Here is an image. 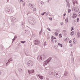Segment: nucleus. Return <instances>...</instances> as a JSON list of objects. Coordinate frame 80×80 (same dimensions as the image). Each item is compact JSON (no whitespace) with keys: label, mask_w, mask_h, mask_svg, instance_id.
<instances>
[{"label":"nucleus","mask_w":80,"mask_h":80,"mask_svg":"<svg viewBox=\"0 0 80 80\" xmlns=\"http://www.w3.org/2000/svg\"><path fill=\"white\" fill-rule=\"evenodd\" d=\"M47 58V56L43 54L41 56H38V61H41V60H44Z\"/></svg>","instance_id":"obj_1"},{"label":"nucleus","mask_w":80,"mask_h":80,"mask_svg":"<svg viewBox=\"0 0 80 80\" xmlns=\"http://www.w3.org/2000/svg\"><path fill=\"white\" fill-rule=\"evenodd\" d=\"M51 60H52V58H49L47 60L44 62H43V65L44 66H45V65H47V64H48V63L50 62V61Z\"/></svg>","instance_id":"obj_2"},{"label":"nucleus","mask_w":80,"mask_h":80,"mask_svg":"<svg viewBox=\"0 0 80 80\" xmlns=\"http://www.w3.org/2000/svg\"><path fill=\"white\" fill-rule=\"evenodd\" d=\"M54 76L55 77L58 78L60 77V74L59 72L57 71L54 73Z\"/></svg>","instance_id":"obj_3"},{"label":"nucleus","mask_w":80,"mask_h":80,"mask_svg":"<svg viewBox=\"0 0 80 80\" xmlns=\"http://www.w3.org/2000/svg\"><path fill=\"white\" fill-rule=\"evenodd\" d=\"M33 63L32 61L29 60L28 62V66L32 67V66H33Z\"/></svg>","instance_id":"obj_4"},{"label":"nucleus","mask_w":80,"mask_h":80,"mask_svg":"<svg viewBox=\"0 0 80 80\" xmlns=\"http://www.w3.org/2000/svg\"><path fill=\"white\" fill-rule=\"evenodd\" d=\"M29 23L31 25H35L36 22H35V21L34 19L33 20L31 21H29Z\"/></svg>","instance_id":"obj_5"},{"label":"nucleus","mask_w":80,"mask_h":80,"mask_svg":"<svg viewBox=\"0 0 80 80\" xmlns=\"http://www.w3.org/2000/svg\"><path fill=\"white\" fill-rule=\"evenodd\" d=\"M34 43L35 45H39L40 43V41L38 40H36L34 42Z\"/></svg>","instance_id":"obj_6"},{"label":"nucleus","mask_w":80,"mask_h":80,"mask_svg":"<svg viewBox=\"0 0 80 80\" xmlns=\"http://www.w3.org/2000/svg\"><path fill=\"white\" fill-rule=\"evenodd\" d=\"M6 11H7L8 12H9V13H12V9L10 8H7L6 9Z\"/></svg>","instance_id":"obj_7"},{"label":"nucleus","mask_w":80,"mask_h":80,"mask_svg":"<svg viewBox=\"0 0 80 80\" xmlns=\"http://www.w3.org/2000/svg\"><path fill=\"white\" fill-rule=\"evenodd\" d=\"M72 10L73 12H78V8L73 7L72 8Z\"/></svg>","instance_id":"obj_8"},{"label":"nucleus","mask_w":80,"mask_h":80,"mask_svg":"<svg viewBox=\"0 0 80 80\" xmlns=\"http://www.w3.org/2000/svg\"><path fill=\"white\" fill-rule=\"evenodd\" d=\"M28 72L29 73V74L30 75V74H32V73H34V70H28Z\"/></svg>","instance_id":"obj_9"},{"label":"nucleus","mask_w":80,"mask_h":80,"mask_svg":"<svg viewBox=\"0 0 80 80\" xmlns=\"http://www.w3.org/2000/svg\"><path fill=\"white\" fill-rule=\"evenodd\" d=\"M11 22H15V18L13 17H11Z\"/></svg>","instance_id":"obj_10"},{"label":"nucleus","mask_w":80,"mask_h":80,"mask_svg":"<svg viewBox=\"0 0 80 80\" xmlns=\"http://www.w3.org/2000/svg\"><path fill=\"white\" fill-rule=\"evenodd\" d=\"M72 2L74 5H75V3L78 4V2H77V1L76 0H73Z\"/></svg>","instance_id":"obj_11"},{"label":"nucleus","mask_w":80,"mask_h":80,"mask_svg":"<svg viewBox=\"0 0 80 80\" xmlns=\"http://www.w3.org/2000/svg\"><path fill=\"white\" fill-rule=\"evenodd\" d=\"M28 22H29V21H31L32 20H33L34 18L32 17H30L28 18Z\"/></svg>","instance_id":"obj_12"},{"label":"nucleus","mask_w":80,"mask_h":80,"mask_svg":"<svg viewBox=\"0 0 80 80\" xmlns=\"http://www.w3.org/2000/svg\"><path fill=\"white\" fill-rule=\"evenodd\" d=\"M67 5L68 7H70V3H68L69 2V0H66Z\"/></svg>","instance_id":"obj_13"},{"label":"nucleus","mask_w":80,"mask_h":80,"mask_svg":"<svg viewBox=\"0 0 80 80\" xmlns=\"http://www.w3.org/2000/svg\"><path fill=\"white\" fill-rule=\"evenodd\" d=\"M38 77H39V78H40V79H41V80H43V76H42L41 75H38Z\"/></svg>","instance_id":"obj_14"},{"label":"nucleus","mask_w":80,"mask_h":80,"mask_svg":"<svg viewBox=\"0 0 80 80\" xmlns=\"http://www.w3.org/2000/svg\"><path fill=\"white\" fill-rule=\"evenodd\" d=\"M62 33L63 35H65V36H66L67 34H66V33H67V32L66 31L64 30L62 31Z\"/></svg>","instance_id":"obj_15"},{"label":"nucleus","mask_w":80,"mask_h":80,"mask_svg":"<svg viewBox=\"0 0 80 80\" xmlns=\"http://www.w3.org/2000/svg\"><path fill=\"white\" fill-rule=\"evenodd\" d=\"M12 60H11V58L9 59L8 60V61L6 63V66H7V65L8 63V64H9L10 63V62H11V61H12Z\"/></svg>","instance_id":"obj_16"},{"label":"nucleus","mask_w":80,"mask_h":80,"mask_svg":"<svg viewBox=\"0 0 80 80\" xmlns=\"http://www.w3.org/2000/svg\"><path fill=\"white\" fill-rule=\"evenodd\" d=\"M77 17V14H73L72 15V18H75Z\"/></svg>","instance_id":"obj_17"},{"label":"nucleus","mask_w":80,"mask_h":80,"mask_svg":"<svg viewBox=\"0 0 80 80\" xmlns=\"http://www.w3.org/2000/svg\"><path fill=\"white\" fill-rule=\"evenodd\" d=\"M64 75H65V76H68V73L67 72H65L64 74Z\"/></svg>","instance_id":"obj_18"},{"label":"nucleus","mask_w":80,"mask_h":80,"mask_svg":"<svg viewBox=\"0 0 80 80\" xmlns=\"http://www.w3.org/2000/svg\"><path fill=\"white\" fill-rule=\"evenodd\" d=\"M18 71L19 72H23V69L21 68H19Z\"/></svg>","instance_id":"obj_19"},{"label":"nucleus","mask_w":80,"mask_h":80,"mask_svg":"<svg viewBox=\"0 0 80 80\" xmlns=\"http://www.w3.org/2000/svg\"><path fill=\"white\" fill-rule=\"evenodd\" d=\"M24 24H25V22H22V23H21L22 26L23 28H24V27H25L24 26L23 27V26H24Z\"/></svg>","instance_id":"obj_20"},{"label":"nucleus","mask_w":80,"mask_h":80,"mask_svg":"<svg viewBox=\"0 0 80 80\" xmlns=\"http://www.w3.org/2000/svg\"><path fill=\"white\" fill-rule=\"evenodd\" d=\"M69 17H67L66 19L65 20V22H66V23H67V22H68V19Z\"/></svg>","instance_id":"obj_21"},{"label":"nucleus","mask_w":80,"mask_h":80,"mask_svg":"<svg viewBox=\"0 0 80 80\" xmlns=\"http://www.w3.org/2000/svg\"><path fill=\"white\" fill-rule=\"evenodd\" d=\"M29 7L33 8V4H32L31 3H29Z\"/></svg>","instance_id":"obj_22"},{"label":"nucleus","mask_w":80,"mask_h":80,"mask_svg":"<svg viewBox=\"0 0 80 80\" xmlns=\"http://www.w3.org/2000/svg\"><path fill=\"white\" fill-rule=\"evenodd\" d=\"M58 46H59V47H63V46H62V44H60V43H58Z\"/></svg>","instance_id":"obj_23"},{"label":"nucleus","mask_w":80,"mask_h":80,"mask_svg":"<svg viewBox=\"0 0 80 80\" xmlns=\"http://www.w3.org/2000/svg\"><path fill=\"white\" fill-rule=\"evenodd\" d=\"M56 39V38L53 37V36H52L51 38V41H52V40H53V39Z\"/></svg>","instance_id":"obj_24"},{"label":"nucleus","mask_w":80,"mask_h":80,"mask_svg":"<svg viewBox=\"0 0 80 80\" xmlns=\"http://www.w3.org/2000/svg\"><path fill=\"white\" fill-rule=\"evenodd\" d=\"M77 33L78 36V38H79V37H80V33L78 32Z\"/></svg>","instance_id":"obj_25"},{"label":"nucleus","mask_w":80,"mask_h":80,"mask_svg":"<svg viewBox=\"0 0 80 80\" xmlns=\"http://www.w3.org/2000/svg\"><path fill=\"white\" fill-rule=\"evenodd\" d=\"M54 73V72H50V73H49V75H53Z\"/></svg>","instance_id":"obj_26"},{"label":"nucleus","mask_w":80,"mask_h":80,"mask_svg":"<svg viewBox=\"0 0 80 80\" xmlns=\"http://www.w3.org/2000/svg\"><path fill=\"white\" fill-rule=\"evenodd\" d=\"M36 8H34L33 9V12L34 13H36Z\"/></svg>","instance_id":"obj_27"},{"label":"nucleus","mask_w":80,"mask_h":80,"mask_svg":"<svg viewBox=\"0 0 80 80\" xmlns=\"http://www.w3.org/2000/svg\"><path fill=\"white\" fill-rule=\"evenodd\" d=\"M36 79V78H35V77H32V78L31 80H35Z\"/></svg>","instance_id":"obj_28"},{"label":"nucleus","mask_w":80,"mask_h":80,"mask_svg":"<svg viewBox=\"0 0 80 80\" xmlns=\"http://www.w3.org/2000/svg\"><path fill=\"white\" fill-rule=\"evenodd\" d=\"M35 37V35L34 34H32V38H34Z\"/></svg>","instance_id":"obj_29"},{"label":"nucleus","mask_w":80,"mask_h":80,"mask_svg":"<svg viewBox=\"0 0 80 80\" xmlns=\"http://www.w3.org/2000/svg\"><path fill=\"white\" fill-rule=\"evenodd\" d=\"M73 43L74 45H75V44H76V41H75V40L74 39L73 40Z\"/></svg>","instance_id":"obj_30"},{"label":"nucleus","mask_w":80,"mask_h":80,"mask_svg":"<svg viewBox=\"0 0 80 80\" xmlns=\"http://www.w3.org/2000/svg\"><path fill=\"white\" fill-rule=\"evenodd\" d=\"M73 34H74V32L72 31L71 32V35L72 36V35H73Z\"/></svg>","instance_id":"obj_31"},{"label":"nucleus","mask_w":80,"mask_h":80,"mask_svg":"<svg viewBox=\"0 0 80 80\" xmlns=\"http://www.w3.org/2000/svg\"><path fill=\"white\" fill-rule=\"evenodd\" d=\"M59 38H62V35L60 34L59 35Z\"/></svg>","instance_id":"obj_32"},{"label":"nucleus","mask_w":80,"mask_h":80,"mask_svg":"<svg viewBox=\"0 0 80 80\" xmlns=\"http://www.w3.org/2000/svg\"><path fill=\"white\" fill-rule=\"evenodd\" d=\"M45 13H46V12H44L43 13H42L41 15H42L43 16L44 15H45Z\"/></svg>","instance_id":"obj_33"},{"label":"nucleus","mask_w":80,"mask_h":80,"mask_svg":"<svg viewBox=\"0 0 80 80\" xmlns=\"http://www.w3.org/2000/svg\"><path fill=\"white\" fill-rule=\"evenodd\" d=\"M44 46H46V45H47V42H44Z\"/></svg>","instance_id":"obj_34"},{"label":"nucleus","mask_w":80,"mask_h":80,"mask_svg":"<svg viewBox=\"0 0 80 80\" xmlns=\"http://www.w3.org/2000/svg\"><path fill=\"white\" fill-rule=\"evenodd\" d=\"M16 39L15 38H14L12 39V43H13V41H15V39Z\"/></svg>","instance_id":"obj_35"},{"label":"nucleus","mask_w":80,"mask_h":80,"mask_svg":"<svg viewBox=\"0 0 80 80\" xmlns=\"http://www.w3.org/2000/svg\"><path fill=\"white\" fill-rule=\"evenodd\" d=\"M39 34L40 35H42V29H41V32H39Z\"/></svg>","instance_id":"obj_36"},{"label":"nucleus","mask_w":80,"mask_h":80,"mask_svg":"<svg viewBox=\"0 0 80 80\" xmlns=\"http://www.w3.org/2000/svg\"><path fill=\"white\" fill-rule=\"evenodd\" d=\"M70 12H71V10L68 9V13H70Z\"/></svg>","instance_id":"obj_37"},{"label":"nucleus","mask_w":80,"mask_h":80,"mask_svg":"<svg viewBox=\"0 0 80 80\" xmlns=\"http://www.w3.org/2000/svg\"><path fill=\"white\" fill-rule=\"evenodd\" d=\"M21 42L22 43H24L25 42V41H21Z\"/></svg>","instance_id":"obj_38"},{"label":"nucleus","mask_w":80,"mask_h":80,"mask_svg":"<svg viewBox=\"0 0 80 80\" xmlns=\"http://www.w3.org/2000/svg\"><path fill=\"white\" fill-rule=\"evenodd\" d=\"M48 30H49V31H50V32L51 31V30L49 28H48Z\"/></svg>","instance_id":"obj_39"},{"label":"nucleus","mask_w":80,"mask_h":80,"mask_svg":"<svg viewBox=\"0 0 80 80\" xmlns=\"http://www.w3.org/2000/svg\"><path fill=\"white\" fill-rule=\"evenodd\" d=\"M66 40H67V41H68V38H67L66 39Z\"/></svg>","instance_id":"obj_40"},{"label":"nucleus","mask_w":80,"mask_h":80,"mask_svg":"<svg viewBox=\"0 0 80 80\" xmlns=\"http://www.w3.org/2000/svg\"><path fill=\"white\" fill-rule=\"evenodd\" d=\"M30 12H28L27 13V15H28V14H30Z\"/></svg>","instance_id":"obj_41"},{"label":"nucleus","mask_w":80,"mask_h":80,"mask_svg":"<svg viewBox=\"0 0 80 80\" xmlns=\"http://www.w3.org/2000/svg\"><path fill=\"white\" fill-rule=\"evenodd\" d=\"M78 16H80V12H79L78 14Z\"/></svg>","instance_id":"obj_42"},{"label":"nucleus","mask_w":80,"mask_h":80,"mask_svg":"<svg viewBox=\"0 0 80 80\" xmlns=\"http://www.w3.org/2000/svg\"><path fill=\"white\" fill-rule=\"evenodd\" d=\"M41 3L42 4V5H43V2H41Z\"/></svg>","instance_id":"obj_43"},{"label":"nucleus","mask_w":80,"mask_h":80,"mask_svg":"<svg viewBox=\"0 0 80 80\" xmlns=\"http://www.w3.org/2000/svg\"><path fill=\"white\" fill-rule=\"evenodd\" d=\"M14 38H16V39L17 38V36L15 35Z\"/></svg>","instance_id":"obj_44"},{"label":"nucleus","mask_w":80,"mask_h":80,"mask_svg":"<svg viewBox=\"0 0 80 80\" xmlns=\"http://www.w3.org/2000/svg\"><path fill=\"white\" fill-rule=\"evenodd\" d=\"M78 20H79V18H77V22H78Z\"/></svg>","instance_id":"obj_45"},{"label":"nucleus","mask_w":80,"mask_h":80,"mask_svg":"<svg viewBox=\"0 0 80 80\" xmlns=\"http://www.w3.org/2000/svg\"><path fill=\"white\" fill-rule=\"evenodd\" d=\"M23 1V0H20V2H22Z\"/></svg>","instance_id":"obj_46"},{"label":"nucleus","mask_w":80,"mask_h":80,"mask_svg":"<svg viewBox=\"0 0 80 80\" xmlns=\"http://www.w3.org/2000/svg\"><path fill=\"white\" fill-rule=\"evenodd\" d=\"M69 42L70 43H72V40H70L69 41Z\"/></svg>","instance_id":"obj_47"},{"label":"nucleus","mask_w":80,"mask_h":80,"mask_svg":"<svg viewBox=\"0 0 80 80\" xmlns=\"http://www.w3.org/2000/svg\"><path fill=\"white\" fill-rule=\"evenodd\" d=\"M60 24L61 25H63V22H61Z\"/></svg>","instance_id":"obj_48"},{"label":"nucleus","mask_w":80,"mask_h":80,"mask_svg":"<svg viewBox=\"0 0 80 80\" xmlns=\"http://www.w3.org/2000/svg\"><path fill=\"white\" fill-rule=\"evenodd\" d=\"M1 74H2V72L0 70V75H1Z\"/></svg>","instance_id":"obj_49"},{"label":"nucleus","mask_w":80,"mask_h":80,"mask_svg":"<svg viewBox=\"0 0 80 80\" xmlns=\"http://www.w3.org/2000/svg\"><path fill=\"white\" fill-rule=\"evenodd\" d=\"M66 15V13H64V15H63V17H65V15Z\"/></svg>","instance_id":"obj_50"},{"label":"nucleus","mask_w":80,"mask_h":80,"mask_svg":"<svg viewBox=\"0 0 80 80\" xmlns=\"http://www.w3.org/2000/svg\"><path fill=\"white\" fill-rule=\"evenodd\" d=\"M55 35H57V34H58V33H57V32H55Z\"/></svg>","instance_id":"obj_51"},{"label":"nucleus","mask_w":80,"mask_h":80,"mask_svg":"<svg viewBox=\"0 0 80 80\" xmlns=\"http://www.w3.org/2000/svg\"><path fill=\"white\" fill-rule=\"evenodd\" d=\"M46 15H48V12H47L46 13Z\"/></svg>","instance_id":"obj_52"},{"label":"nucleus","mask_w":80,"mask_h":80,"mask_svg":"<svg viewBox=\"0 0 80 80\" xmlns=\"http://www.w3.org/2000/svg\"><path fill=\"white\" fill-rule=\"evenodd\" d=\"M1 48H4L3 47V46H1Z\"/></svg>","instance_id":"obj_53"},{"label":"nucleus","mask_w":80,"mask_h":80,"mask_svg":"<svg viewBox=\"0 0 80 80\" xmlns=\"http://www.w3.org/2000/svg\"><path fill=\"white\" fill-rule=\"evenodd\" d=\"M49 16H52V15H51V14H49Z\"/></svg>","instance_id":"obj_54"},{"label":"nucleus","mask_w":80,"mask_h":80,"mask_svg":"<svg viewBox=\"0 0 80 80\" xmlns=\"http://www.w3.org/2000/svg\"><path fill=\"white\" fill-rule=\"evenodd\" d=\"M72 58H73V59H72L73 62V60H74V59L73 58V56Z\"/></svg>","instance_id":"obj_55"},{"label":"nucleus","mask_w":80,"mask_h":80,"mask_svg":"<svg viewBox=\"0 0 80 80\" xmlns=\"http://www.w3.org/2000/svg\"><path fill=\"white\" fill-rule=\"evenodd\" d=\"M22 44H21V43H19V44H18V45H21Z\"/></svg>","instance_id":"obj_56"},{"label":"nucleus","mask_w":80,"mask_h":80,"mask_svg":"<svg viewBox=\"0 0 80 80\" xmlns=\"http://www.w3.org/2000/svg\"><path fill=\"white\" fill-rule=\"evenodd\" d=\"M47 80H49V79L47 78Z\"/></svg>","instance_id":"obj_57"},{"label":"nucleus","mask_w":80,"mask_h":80,"mask_svg":"<svg viewBox=\"0 0 80 80\" xmlns=\"http://www.w3.org/2000/svg\"><path fill=\"white\" fill-rule=\"evenodd\" d=\"M49 1H50V0H48V2H49Z\"/></svg>","instance_id":"obj_58"},{"label":"nucleus","mask_w":80,"mask_h":80,"mask_svg":"<svg viewBox=\"0 0 80 80\" xmlns=\"http://www.w3.org/2000/svg\"><path fill=\"white\" fill-rule=\"evenodd\" d=\"M52 18H50V20H52Z\"/></svg>","instance_id":"obj_59"},{"label":"nucleus","mask_w":80,"mask_h":80,"mask_svg":"<svg viewBox=\"0 0 80 80\" xmlns=\"http://www.w3.org/2000/svg\"><path fill=\"white\" fill-rule=\"evenodd\" d=\"M74 22H76V20H74Z\"/></svg>","instance_id":"obj_60"},{"label":"nucleus","mask_w":80,"mask_h":80,"mask_svg":"<svg viewBox=\"0 0 80 80\" xmlns=\"http://www.w3.org/2000/svg\"><path fill=\"white\" fill-rule=\"evenodd\" d=\"M55 42L56 43L57 42V41H55Z\"/></svg>","instance_id":"obj_61"},{"label":"nucleus","mask_w":80,"mask_h":80,"mask_svg":"<svg viewBox=\"0 0 80 80\" xmlns=\"http://www.w3.org/2000/svg\"><path fill=\"white\" fill-rule=\"evenodd\" d=\"M1 63V61L0 60V63Z\"/></svg>","instance_id":"obj_62"},{"label":"nucleus","mask_w":80,"mask_h":80,"mask_svg":"<svg viewBox=\"0 0 80 80\" xmlns=\"http://www.w3.org/2000/svg\"><path fill=\"white\" fill-rule=\"evenodd\" d=\"M0 80H2V79H0Z\"/></svg>","instance_id":"obj_63"},{"label":"nucleus","mask_w":80,"mask_h":80,"mask_svg":"<svg viewBox=\"0 0 80 80\" xmlns=\"http://www.w3.org/2000/svg\"><path fill=\"white\" fill-rule=\"evenodd\" d=\"M72 30H73V29H72Z\"/></svg>","instance_id":"obj_64"}]
</instances>
